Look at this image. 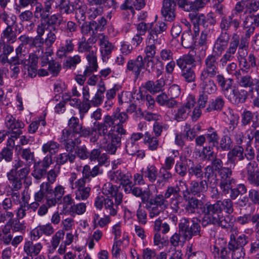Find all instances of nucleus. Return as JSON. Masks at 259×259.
<instances>
[{
	"label": "nucleus",
	"mask_w": 259,
	"mask_h": 259,
	"mask_svg": "<svg viewBox=\"0 0 259 259\" xmlns=\"http://www.w3.org/2000/svg\"><path fill=\"white\" fill-rule=\"evenodd\" d=\"M236 30L238 27V22L236 20H233L230 17L224 16L222 18L220 23V28L224 31H227L230 28L231 25Z\"/></svg>",
	"instance_id": "8fccbe9b"
},
{
	"label": "nucleus",
	"mask_w": 259,
	"mask_h": 259,
	"mask_svg": "<svg viewBox=\"0 0 259 259\" xmlns=\"http://www.w3.org/2000/svg\"><path fill=\"white\" fill-rule=\"evenodd\" d=\"M102 192L107 197L116 199V197L119 196L120 199H122V194L118 192L117 187L110 182H107L104 185Z\"/></svg>",
	"instance_id": "7c9ffc66"
},
{
	"label": "nucleus",
	"mask_w": 259,
	"mask_h": 259,
	"mask_svg": "<svg viewBox=\"0 0 259 259\" xmlns=\"http://www.w3.org/2000/svg\"><path fill=\"white\" fill-rule=\"evenodd\" d=\"M203 217L202 218V224L206 226L209 224L218 225L223 228H232L233 222L229 215H221L219 212H213L212 213L209 211H202Z\"/></svg>",
	"instance_id": "7ed1b4c3"
},
{
	"label": "nucleus",
	"mask_w": 259,
	"mask_h": 259,
	"mask_svg": "<svg viewBox=\"0 0 259 259\" xmlns=\"http://www.w3.org/2000/svg\"><path fill=\"white\" fill-rule=\"evenodd\" d=\"M97 27L96 22L95 21H91L89 24L84 23L81 27V32L84 35L92 33V36H95L94 35L97 31Z\"/></svg>",
	"instance_id": "13d9d810"
},
{
	"label": "nucleus",
	"mask_w": 259,
	"mask_h": 259,
	"mask_svg": "<svg viewBox=\"0 0 259 259\" xmlns=\"http://www.w3.org/2000/svg\"><path fill=\"white\" fill-rule=\"evenodd\" d=\"M166 199L164 195L157 194L153 198L148 200V202L151 204L158 206L161 209H165L168 206V202Z\"/></svg>",
	"instance_id": "5fc2aeb1"
},
{
	"label": "nucleus",
	"mask_w": 259,
	"mask_h": 259,
	"mask_svg": "<svg viewBox=\"0 0 259 259\" xmlns=\"http://www.w3.org/2000/svg\"><path fill=\"white\" fill-rule=\"evenodd\" d=\"M21 63L18 59V57H13L10 59L9 65L12 74L11 77L14 78H16L18 74L20 72V67L19 65Z\"/></svg>",
	"instance_id": "864d4df0"
},
{
	"label": "nucleus",
	"mask_w": 259,
	"mask_h": 259,
	"mask_svg": "<svg viewBox=\"0 0 259 259\" xmlns=\"http://www.w3.org/2000/svg\"><path fill=\"white\" fill-rule=\"evenodd\" d=\"M176 0H163L161 13L165 20L173 21L176 17Z\"/></svg>",
	"instance_id": "412c9836"
},
{
	"label": "nucleus",
	"mask_w": 259,
	"mask_h": 259,
	"mask_svg": "<svg viewBox=\"0 0 259 259\" xmlns=\"http://www.w3.org/2000/svg\"><path fill=\"white\" fill-rule=\"evenodd\" d=\"M144 65L146 70L149 72H153L156 71V66L160 65V62L158 61L157 57L154 58H144Z\"/></svg>",
	"instance_id": "4d7b16f0"
},
{
	"label": "nucleus",
	"mask_w": 259,
	"mask_h": 259,
	"mask_svg": "<svg viewBox=\"0 0 259 259\" xmlns=\"http://www.w3.org/2000/svg\"><path fill=\"white\" fill-rule=\"evenodd\" d=\"M176 62L177 65L182 70L191 67L190 66H195V59L189 55H185L181 56L177 60Z\"/></svg>",
	"instance_id": "a19ab883"
},
{
	"label": "nucleus",
	"mask_w": 259,
	"mask_h": 259,
	"mask_svg": "<svg viewBox=\"0 0 259 259\" xmlns=\"http://www.w3.org/2000/svg\"><path fill=\"white\" fill-rule=\"evenodd\" d=\"M135 196L140 197L142 202L145 203L148 202L150 198V192L149 191L144 190L139 187H134L131 192Z\"/></svg>",
	"instance_id": "3c124183"
},
{
	"label": "nucleus",
	"mask_w": 259,
	"mask_h": 259,
	"mask_svg": "<svg viewBox=\"0 0 259 259\" xmlns=\"http://www.w3.org/2000/svg\"><path fill=\"white\" fill-rule=\"evenodd\" d=\"M156 101L160 106H166L169 108H174L177 104L175 100L169 98L165 93L158 95L156 98Z\"/></svg>",
	"instance_id": "c9c22d12"
},
{
	"label": "nucleus",
	"mask_w": 259,
	"mask_h": 259,
	"mask_svg": "<svg viewBox=\"0 0 259 259\" xmlns=\"http://www.w3.org/2000/svg\"><path fill=\"white\" fill-rule=\"evenodd\" d=\"M231 240L228 244L229 249H233L234 247L243 248L248 242V238L244 235H239L237 239L235 238L234 235L230 236Z\"/></svg>",
	"instance_id": "e433bc0d"
},
{
	"label": "nucleus",
	"mask_w": 259,
	"mask_h": 259,
	"mask_svg": "<svg viewBox=\"0 0 259 259\" xmlns=\"http://www.w3.org/2000/svg\"><path fill=\"white\" fill-rule=\"evenodd\" d=\"M244 26L248 27L249 26L255 27L259 26V14L254 15L250 14L247 16L244 21Z\"/></svg>",
	"instance_id": "338daca9"
},
{
	"label": "nucleus",
	"mask_w": 259,
	"mask_h": 259,
	"mask_svg": "<svg viewBox=\"0 0 259 259\" xmlns=\"http://www.w3.org/2000/svg\"><path fill=\"white\" fill-rule=\"evenodd\" d=\"M38 58L36 55L31 53L28 59L21 60V64L24 65L25 73H27L28 76L31 78L35 77L37 74Z\"/></svg>",
	"instance_id": "4468645a"
},
{
	"label": "nucleus",
	"mask_w": 259,
	"mask_h": 259,
	"mask_svg": "<svg viewBox=\"0 0 259 259\" xmlns=\"http://www.w3.org/2000/svg\"><path fill=\"white\" fill-rule=\"evenodd\" d=\"M98 89L94 96L90 102L92 106L97 107L100 106L103 102L104 99V93L106 90L105 84L103 82H100L98 84Z\"/></svg>",
	"instance_id": "473e14b6"
},
{
	"label": "nucleus",
	"mask_w": 259,
	"mask_h": 259,
	"mask_svg": "<svg viewBox=\"0 0 259 259\" xmlns=\"http://www.w3.org/2000/svg\"><path fill=\"white\" fill-rule=\"evenodd\" d=\"M144 68V58L141 55H139L135 59L130 60L127 63V69L132 71L137 78Z\"/></svg>",
	"instance_id": "393cba45"
},
{
	"label": "nucleus",
	"mask_w": 259,
	"mask_h": 259,
	"mask_svg": "<svg viewBox=\"0 0 259 259\" xmlns=\"http://www.w3.org/2000/svg\"><path fill=\"white\" fill-rule=\"evenodd\" d=\"M183 197L184 200L187 202L185 210L188 214H193L196 212V210L197 209L199 203L201 201L196 198L188 196L189 194V191H183L182 192Z\"/></svg>",
	"instance_id": "a878e982"
},
{
	"label": "nucleus",
	"mask_w": 259,
	"mask_h": 259,
	"mask_svg": "<svg viewBox=\"0 0 259 259\" xmlns=\"http://www.w3.org/2000/svg\"><path fill=\"white\" fill-rule=\"evenodd\" d=\"M44 27L41 25L37 26L36 33L37 35L32 37L31 39L30 48H37V50L35 52L34 55H36L37 57H39L43 54V45L45 44L44 39L42 36L45 34Z\"/></svg>",
	"instance_id": "f3484780"
},
{
	"label": "nucleus",
	"mask_w": 259,
	"mask_h": 259,
	"mask_svg": "<svg viewBox=\"0 0 259 259\" xmlns=\"http://www.w3.org/2000/svg\"><path fill=\"white\" fill-rule=\"evenodd\" d=\"M206 140L209 144L212 146H214L218 143L219 136L217 132L212 127H210L207 130V133L205 135Z\"/></svg>",
	"instance_id": "680f3d73"
},
{
	"label": "nucleus",
	"mask_w": 259,
	"mask_h": 259,
	"mask_svg": "<svg viewBox=\"0 0 259 259\" xmlns=\"http://www.w3.org/2000/svg\"><path fill=\"white\" fill-rule=\"evenodd\" d=\"M160 34L157 33L152 28L148 30V35L147 36L146 42L149 44H154L155 45H160L161 43V38Z\"/></svg>",
	"instance_id": "6e6d98bb"
},
{
	"label": "nucleus",
	"mask_w": 259,
	"mask_h": 259,
	"mask_svg": "<svg viewBox=\"0 0 259 259\" xmlns=\"http://www.w3.org/2000/svg\"><path fill=\"white\" fill-rule=\"evenodd\" d=\"M7 176L9 183L11 185V190L13 191H18L22 188L21 179L17 176V175L15 174L14 171L8 172Z\"/></svg>",
	"instance_id": "79ce46f5"
},
{
	"label": "nucleus",
	"mask_w": 259,
	"mask_h": 259,
	"mask_svg": "<svg viewBox=\"0 0 259 259\" xmlns=\"http://www.w3.org/2000/svg\"><path fill=\"white\" fill-rule=\"evenodd\" d=\"M217 81L221 88V91L224 95L229 89H231L233 80L232 79H226L222 74L217 75L216 76Z\"/></svg>",
	"instance_id": "a18cd8bd"
},
{
	"label": "nucleus",
	"mask_w": 259,
	"mask_h": 259,
	"mask_svg": "<svg viewBox=\"0 0 259 259\" xmlns=\"http://www.w3.org/2000/svg\"><path fill=\"white\" fill-rule=\"evenodd\" d=\"M77 175L75 172L70 174L68 180L69 187L75 191V199L78 200H84L90 196L91 188L85 187V183L83 180H77Z\"/></svg>",
	"instance_id": "20e7f679"
},
{
	"label": "nucleus",
	"mask_w": 259,
	"mask_h": 259,
	"mask_svg": "<svg viewBox=\"0 0 259 259\" xmlns=\"http://www.w3.org/2000/svg\"><path fill=\"white\" fill-rule=\"evenodd\" d=\"M47 170V169L39 165V163H35L31 175L36 180H39L45 177Z\"/></svg>",
	"instance_id": "e2e57ef3"
},
{
	"label": "nucleus",
	"mask_w": 259,
	"mask_h": 259,
	"mask_svg": "<svg viewBox=\"0 0 259 259\" xmlns=\"http://www.w3.org/2000/svg\"><path fill=\"white\" fill-rule=\"evenodd\" d=\"M102 236L103 233L101 231L99 230L95 231L93 234L90 236L87 240V244L88 245L89 248L92 249L95 246L94 240L96 242H98Z\"/></svg>",
	"instance_id": "69168bd1"
},
{
	"label": "nucleus",
	"mask_w": 259,
	"mask_h": 259,
	"mask_svg": "<svg viewBox=\"0 0 259 259\" xmlns=\"http://www.w3.org/2000/svg\"><path fill=\"white\" fill-rule=\"evenodd\" d=\"M5 124L12 134H16L17 135H20L22 134V129L25 126L22 121L16 120L14 116L8 113L5 119Z\"/></svg>",
	"instance_id": "ddd939ff"
},
{
	"label": "nucleus",
	"mask_w": 259,
	"mask_h": 259,
	"mask_svg": "<svg viewBox=\"0 0 259 259\" xmlns=\"http://www.w3.org/2000/svg\"><path fill=\"white\" fill-rule=\"evenodd\" d=\"M128 118L126 113L119 112L117 110L111 116H105L103 122L94 123L90 141L93 143L97 142L99 136L110 138L111 136L125 135L126 130L123 128V124Z\"/></svg>",
	"instance_id": "f257e3e1"
},
{
	"label": "nucleus",
	"mask_w": 259,
	"mask_h": 259,
	"mask_svg": "<svg viewBox=\"0 0 259 259\" xmlns=\"http://www.w3.org/2000/svg\"><path fill=\"white\" fill-rule=\"evenodd\" d=\"M129 174H125L120 170L111 171L108 173L109 180L115 183L121 184L122 183H127Z\"/></svg>",
	"instance_id": "f704fd0d"
},
{
	"label": "nucleus",
	"mask_w": 259,
	"mask_h": 259,
	"mask_svg": "<svg viewBox=\"0 0 259 259\" xmlns=\"http://www.w3.org/2000/svg\"><path fill=\"white\" fill-rule=\"evenodd\" d=\"M196 39L190 30L185 31L182 36V45L185 48H190L194 45Z\"/></svg>",
	"instance_id": "de8ad7c7"
},
{
	"label": "nucleus",
	"mask_w": 259,
	"mask_h": 259,
	"mask_svg": "<svg viewBox=\"0 0 259 259\" xmlns=\"http://www.w3.org/2000/svg\"><path fill=\"white\" fill-rule=\"evenodd\" d=\"M121 138L118 135L111 136L110 138L103 137L100 140L99 146L100 148L105 149L110 154H114L117 148L120 146Z\"/></svg>",
	"instance_id": "9d476101"
},
{
	"label": "nucleus",
	"mask_w": 259,
	"mask_h": 259,
	"mask_svg": "<svg viewBox=\"0 0 259 259\" xmlns=\"http://www.w3.org/2000/svg\"><path fill=\"white\" fill-rule=\"evenodd\" d=\"M68 125L69 130L76 135L85 137L89 135L92 136V130L83 127L82 124L79 123V119L76 117L73 116L70 118Z\"/></svg>",
	"instance_id": "dca6fc26"
},
{
	"label": "nucleus",
	"mask_w": 259,
	"mask_h": 259,
	"mask_svg": "<svg viewBox=\"0 0 259 259\" xmlns=\"http://www.w3.org/2000/svg\"><path fill=\"white\" fill-rule=\"evenodd\" d=\"M248 42L245 38H241L239 49L238 50V60L239 64L242 67V70L246 72L250 68L249 63L246 59V56L247 55V49L248 48Z\"/></svg>",
	"instance_id": "a211bd4d"
},
{
	"label": "nucleus",
	"mask_w": 259,
	"mask_h": 259,
	"mask_svg": "<svg viewBox=\"0 0 259 259\" xmlns=\"http://www.w3.org/2000/svg\"><path fill=\"white\" fill-rule=\"evenodd\" d=\"M141 172L151 183L154 182L158 177L157 169L153 164H149L146 167L143 168Z\"/></svg>",
	"instance_id": "58836bf2"
},
{
	"label": "nucleus",
	"mask_w": 259,
	"mask_h": 259,
	"mask_svg": "<svg viewBox=\"0 0 259 259\" xmlns=\"http://www.w3.org/2000/svg\"><path fill=\"white\" fill-rule=\"evenodd\" d=\"M53 189L49 182L42 183L40 185V190L34 194V199L37 202H42L44 198L46 199V204L49 207L55 206V198H52Z\"/></svg>",
	"instance_id": "423d86ee"
},
{
	"label": "nucleus",
	"mask_w": 259,
	"mask_h": 259,
	"mask_svg": "<svg viewBox=\"0 0 259 259\" xmlns=\"http://www.w3.org/2000/svg\"><path fill=\"white\" fill-rule=\"evenodd\" d=\"M232 171L230 169H224L219 174L220 177V187L224 194H228L232 188V184L236 183V180L232 178Z\"/></svg>",
	"instance_id": "9b49d317"
},
{
	"label": "nucleus",
	"mask_w": 259,
	"mask_h": 259,
	"mask_svg": "<svg viewBox=\"0 0 259 259\" xmlns=\"http://www.w3.org/2000/svg\"><path fill=\"white\" fill-rule=\"evenodd\" d=\"M49 13H48V15ZM62 19H59L58 15L53 14L51 16L48 15V17L45 20L41 21L40 23L37 26L41 25L44 28V32L47 30H53L55 31H58V28L57 26L61 24Z\"/></svg>",
	"instance_id": "4be33fe9"
},
{
	"label": "nucleus",
	"mask_w": 259,
	"mask_h": 259,
	"mask_svg": "<svg viewBox=\"0 0 259 259\" xmlns=\"http://www.w3.org/2000/svg\"><path fill=\"white\" fill-rule=\"evenodd\" d=\"M210 76L200 74L199 87L201 92L207 94H213L217 90V87Z\"/></svg>",
	"instance_id": "2eb2a0df"
},
{
	"label": "nucleus",
	"mask_w": 259,
	"mask_h": 259,
	"mask_svg": "<svg viewBox=\"0 0 259 259\" xmlns=\"http://www.w3.org/2000/svg\"><path fill=\"white\" fill-rule=\"evenodd\" d=\"M144 142L148 149L151 151L156 150L159 145V141L156 137L152 136L149 132L144 134Z\"/></svg>",
	"instance_id": "49530a36"
},
{
	"label": "nucleus",
	"mask_w": 259,
	"mask_h": 259,
	"mask_svg": "<svg viewBox=\"0 0 259 259\" xmlns=\"http://www.w3.org/2000/svg\"><path fill=\"white\" fill-rule=\"evenodd\" d=\"M97 41V38L95 36H92L89 38L88 40L84 37L81 38V40L78 42L77 51L79 53H85V52H92L91 50L92 49V47L90 45V42L94 44Z\"/></svg>",
	"instance_id": "4c0bfd02"
},
{
	"label": "nucleus",
	"mask_w": 259,
	"mask_h": 259,
	"mask_svg": "<svg viewBox=\"0 0 259 259\" xmlns=\"http://www.w3.org/2000/svg\"><path fill=\"white\" fill-rule=\"evenodd\" d=\"M164 85L165 81L163 78H161L155 82L151 80L147 81L145 84L144 88L150 93L155 94L162 91Z\"/></svg>",
	"instance_id": "2f4dec72"
},
{
	"label": "nucleus",
	"mask_w": 259,
	"mask_h": 259,
	"mask_svg": "<svg viewBox=\"0 0 259 259\" xmlns=\"http://www.w3.org/2000/svg\"><path fill=\"white\" fill-rule=\"evenodd\" d=\"M76 158L75 153H63L60 154L57 157V163L59 164H64L68 161L73 163Z\"/></svg>",
	"instance_id": "052dcab7"
},
{
	"label": "nucleus",
	"mask_w": 259,
	"mask_h": 259,
	"mask_svg": "<svg viewBox=\"0 0 259 259\" xmlns=\"http://www.w3.org/2000/svg\"><path fill=\"white\" fill-rule=\"evenodd\" d=\"M156 57L158 59V61L160 63V65L156 67V73L157 77H158L162 73L163 62H167L174 60V53L170 49L164 48L160 51L158 55Z\"/></svg>",
	"instance_id": "aec40b11"
},
{
	"label": "nucleus",
	"mask_w": 259,
	"mask_h": 259,
	"mask_svg": "<svg viewBox=\"0 0 259 259\" xmlns=\"http://www.w3.org/2000/svg\"><path fill=\"white\" fill-rule=\"evenodd\" d=\"M0 19L7 25V27H17V17L11 13H8L4 9L0 12Z\"/></svg>",
	"instance_id": "ea45409f"
},
{
	"label": "nucleus",
	"mask_w": 259,
	"mask_h": 259,
	"mask_svg": "<svg viewBox=\"0 0 259 259\" xmlns=\"http://www.w3.org/2000/svg\"><path fill=\"white\" fill-rule=\"evenodd\" d=\"M64 235L65 232L64 230H59L52 236L51 243L53 250H55L59 246L61 241L63 239Z\"/></svg>",
	"instance_id": "0e129e2a"
},
{
	"label": "nucleus",
	"mask_w": 259,
	"mask_h": 259,
	"mask_svg": "<svg viewBox=\"0 0 259 259\" xmlns=\"http://www.w3.org/2000/svg\"><path fill=\"white\" fill-rule=\"evenodd\" d=\"M74 39L72 38H68L65 39L64 43L62 44L57 51L56 55L60 58L66 57L68 54L72 52L75 45L73 43Z\"/></svg>",
	"instance_id": "bb28decb"
},
{
	"label": "nucleus",
	"mask_w": 259,
	"mask_h": 259,
	"mask_svg": "<svg viewBox=\"0 0 259 259\" xmlns=\"http://www.w3.org/2000/svg\"><path fill=\"white\" fill-rule=\"evenodd\" d=\"M229 40V37L227 33L222 32L213 45L212 49L213 55L221 56L228 46Z\"/></svg>",
	"instance_id": "6ab92c4d"
},
{
	"label": "nucleus",
	"mask_w": 259,
	"mask_h": 259,
	"mask_svg": "<svg viewBox=\"0 0 259 259\" xmlns=\"http://www.w3.org/2000/svg\"><path fill=\"white\" fill-rule=\"evenodd\" d=\"M235 158L239 160H242L244 158V149L241 146H236L228 154V158L231 162H234Z\"/></svg>",
	"instance_id": "37998d69"
},
{
	"label": "nucleus",
	"mask_w": 259,
	"mask_h": 259,
	"mask_svg": "<svg viewBox=\"0 0 259 259\" xmlns=\"http://www.w3.org/2000/svg\"><path fill=\"white\" fill-rule=\"evenodd\" d=\"M17 40V35L13 27H6L2 32L0 38V52L5 55H9L14 51L10 45Z\"/></svg>",
	"instance_id": "39448f33"
},
{
	"label": "nucleus",
	"mask_w": 259,
	"mask_h": 259,
	"mask_svg": "<svg viewBox=\"0 0 259 259\" xmlns=\"http://www.w3.org/2000/svg\"><path fill=\"white\" fill-rule=\"evenodd\" d=\"M42 248V245L41 243L38 242L33 243L32 241L27 240L24 242L23 246V250L28 255L32 257V256L37 255Z\"/></svg>",
	"instance_id": "c85d7f7f"
},
{
	"label": "nucleus",
	"mask_w": 259,
	"mask_h": 259,
	"mask_svg": "<svg viewBox=\"0 0 259 259\" xmlns=\"http://www.w3.org/2000/svg\"><path fill=\"white\" fill-rule=\"evenodd\" d=\"M87 207V204L83 202L73 204L69 207V212L73 217L76 215H82L86 211Z\"/></svg>",
	"instance_id": "09e8293b"
},
{
	"label": "nucleus",
	"mask_w": 259,
	"mask_h": 259,
	"mask_svg": "<svg viewBox=\"0 0 259 259\" xmlns=\"http://www.w3.org/2000/svg\"><path fill=\"white\" fill-rule=\"evenodd\" d=\"M199 221L197 218L191 220L187 218H182L179 224V233L185 240H190L193 236H200L201 227Z\"/></svg>",
	"instance_id": "f03ea898"
},
{
	"label": "nucleus",
	"mask_w": 259,
	"mask_h": 259,
	"mask_svg": "<svg viewBox=\"0 0 259 259\" xmlns=\"http://www.w3.org/2000/svg\"><path fill=\"white\" fill-rule=\"evenodd\" d=\"M60 147L59 144L54 141H49L43 144L41 150L43 153H49V155H52L58 152Z\"/></svg>",
	"instance_id": "c03bdc74"
},
{
	"label": "nucleus",
	"mask_w": 259,
	"mask_h": 259,
	"mask_svg": "<svg viewBox=\"0 0 259 259\" xmlns=\"http://www.w3.org/2000/svg\"><path fill=\"white\" fill-rule=\"evenodd\" d=\"M204 68L202 70L200 74L214 77L218 70V57L213 54L207 56L204 60Z\"/></svg>",
	"instance_id": "f8f14e48"
},
{
	"label": "nucleus",
	"mask_w": 259,
	"mask_h": 259,
	"mask_svg": "<svg viewBox=\"0 0 259 259\" xmlns=\"http://www.w3.org/2000/svg\"><path fill=\"white\" fill-rule=\"evenodd\" d=\"M223 210L226 212L230 214L233 211V203L230 199H226L224 201H217L215 203L205 204L202 207V211L222 213Z\"/></svg>",
	"instance_id": "6e6552de"
},
{
	"label": "nucleus",
	"mask_w": 259,
	"mask_h": 259,
	"mask_svg": "<svg viewBox=\"0 0 259 259\" xmlns=\"http://www.w3.org/2000/svg\"><path fill=\"white\" fill-rule=\"evenodd\" d=\"M225 100L222 96H218L209 101L205 110L207 112L221 111L224 107Z\"/></svg>",
	"instance_id": "72a5a7b5"
},
{
	"label": "nucleus",
	"mask_w": 259,
	"mask_h": 259,
	"mask_svg": "<svg viewBox=\"0 0 259 259\" xmlns=\"http://www.w3.org/2000/svg\"><path fill=\"white\" fill-rule=\"evenodd\" d=\"M194 27L193 31L194 33L192 34L194 35L195 38L198 36L199 34L200 28L199 25L204 24L206 22V18L203 14H199L194 17L193 19Z\"/></svg>",
	"instance_id": "603ef678"
},
{
	"label": "nucleus",
	"mask_w": 259,
	"mask_h": 259,
	"mask_svg": "<svg viewBox=\"0 0 259 259\" xmlns=\"http://www.w3.org/2000/svg\"><path fill=\"white\" fill-rule=\"evenodd\" d=\"M122 199H120L118 197L114 199V202L113 199L110 197L106 198L105 203L104 204V213L111 216H115L117 214L118 206L121 203Z\"/></svg>",
	"instance_id": "b1692460"
},
{
	"label": "nucleus",
	"mask_w": 259,
	"mask_h": 259,
	"mask_svg": "<svg viewBox=\"0 0 259 259\" xmlns=\"http://www.w3.org/2000/svg\"><path fill=\"white\" fill-rule=\"evenodd\" d=\"M207 183L203 180L200 181L196 180L192 181L190 183L189 194L190 193L194 195H200L206 192L208 189Z\"/></svg>",
	"instance_id": "cd10ccee"
},
{
	"label": "nucleus",
	"mask_w": 259,
	"mask_h": 259,
	"mask_svg": "<svg viewBox=\"0 0 259 259\" xmlns=\"http://www.w3.org/2000/svg\"><path fill=\"white\" fill-rule=\"evenodd\" d=\"M100 51L103 56H108L114 49L113 45L109 41L107 36L103 33H100L97 36Z\"/></svg>",
	"instance_id": "5701e85b"
},
{
	"label": "nucleus",
	"mask_w": 259,
	"mask_h": 259,
	"mask_svg": "<svg viewBox=\"0 0 259 259\" xmlns=\"http://www.w3.org/2000/svg\"><path fill=\"white\" fill-rule=\"evenodd\" d=\"M224 96L232 104L238 105L244 103L247 98V92L238 87L234 85L229 89Z\"/></svg>",
	"instance_id": "1a4fd4ad"
},
{
	"label": "nucleus",
	"mask_w": 259,
	"mask_h": 259,
	"mask_svg": "<svg viewBox=\"0 0 259 259\" xmlns=\"http://www.w3.org/2000/svg\"><path fill=\"white\" fill-rule=\"evenodd\" d=\"M189 110L186 107H184L183 106L180 107L175 114V119L177 121H182L185 120L189 113Z\"/></svg>",
	"instance_id": "774afa93"
},
{
	"label": "nucleus",
	"mask_w": 259,
	"mask_h": 259,
	"mask_svg": "<svg viewBox=\"0 0 259 259\" xmlns=\"http://www.w3.org/2000/svg\"><path fill=\"white\" fill-rule=\"evenodd\" d=\"M238 84L240 87L244 88H252L257 83L256 79H253L249 75H245L241 76L238 81Z\"/></svg>",
	"instance_id": "bf43d9fd"
},
{
	"label": "nucleus",
	"mask_w": 259,
	"mask_h": 259,
	"mask_svg": "<svg viewBox=\"0 0 259 259\" xmlns=\"http://www.w3.org/2000/svg\"><path fill=\"white\" fill-rule=\"evenodd\" d=\"M240 41L239 35L237 33H233L231 41L228 43V48L220 60V64L223 67L226 66L228 62L233 60L237 48L239 49Z\"/></svg>",
	"instance_id": "0eeeda50"
},
{
	"label": "nucleus",
	"mask_w": 259,
	"mask_h": 259,
	"mask_svg": "<svg viewBox=\"0 0 259 259\" xmlns=\"http://www.w3.org/2000/svg\"><path fill=\"white\" fill-rule=\"evenodd\" d=\"M203 175L205 179L203 180L205 181L208 185L212 188L217 186L218 180L212 166L210 165L206 166L204 169Z\"/></svg>",
	"instance_id": "c756f323"
}]
</instances>
